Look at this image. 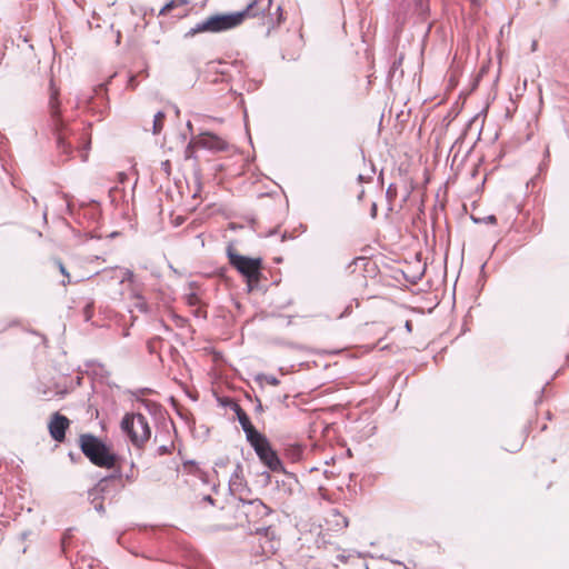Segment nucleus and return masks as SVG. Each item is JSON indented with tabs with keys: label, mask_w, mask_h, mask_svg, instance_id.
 Masks as SVG:
<instances>
[{
	"label": "nucleus",
	"mask_w": 569,
	"mask_h": 569,
	"mask_svg": "<svg viewBox=\"0 0 569 569\" xmlns=\"http://www.w3.org/2000/svg\"><path fill=\"white\" fill-rule=\"evenodd\" d=\"M218 402L221 407L229 408L236 412L237 419L246 435V439L254 450L261 463L270 471H284L283 462L277 451L272 448L271 442L266 435L254 428L249 416L241 406L229 397L218 398Z\"/></svg>",
	"instance_id": "f257e3e1"
},
{
	"label": "nucleus",
	"mask_w": 569,
	"mask_h": 569,
	"mask_svg": "<svg viewBox=\"0 0 569 569\" xmlns=\"http://www.w3.org/2000/svg\"><path fill=\"white\" fill-rule=\"evenodd\" d=\"M226 253L230 266L244 278L248 292L259 289V283L262 278V258L240 254L232 243L227 246Z\"/></svg>",
	"instance_id": "f03ea898"
},
{
	"label": "nucleus",
	"mask_w": 569,
	"mask_h": 569,
	"mask_svg": "<svg viewBox=\"0 0 569 569\" xmlns=\"http://www.w3.org/2000/svg\"><path fill=\"white\" fill-rule=\"evenodd\" d=\"M81 452L89 461L100 468L111 469L119 460V456L101 438L92 433H83L79 438Z\"/></svg>",
	"instance_id": "7ed1b4c3"
},
{
	"label": "nucleus",
	"mask_w": 569,
	"mask_h": 569,
	"mask_svg": "<svg viewBox=\"0 0 569 569\" xmlns=\"http://www.w3.org/2000/svg\"><path fill=\"white\" fill-rule=\"evenodd\" d=\"M259 0H252L248 6L237 12L216 13L210 16L212 33H219L231 30L240 26L246 17H257L260 13H264L270 9L272 0H267V4L263 8L258 7Z\"/></svg>",
	"instance_id": "20e7f679"
},
{
	"label": "nucleus",
	"mask_w": 569,
	"mask_h": 569,
	"mask_svg": "<svg viewBox=\"0 0 569 569\" xmlns=\"http://www.w3.org/2000/svg\"><path fill=\"white\" fill-rule=\"evenodd\" d=\"M49 112L51 119V128L56 136L57 147L66 154H71L73 147L67 140V137L70 132L68 128V123L62 118L61 109H60V100L58 98V91L52 90L49 100Z\"/></svg>",
	"instance_id": "39448f33"
},
{
	"label": "nucleus",
	"mask_w": 569,
	"mask_h": 569,
	"mask_svg": "<svg viewBox=\"0 0 569 569\" xmlns=\"http://www.w3.org/2000/svg\"><path fill=\"white\" fill-rule=\"evenodd\" d=\"M116 74H112L106 83H100L93 90V94L86 97L80 103H84L86 108L93 114L102 117L109 109V98L107 86Z\"/></svg>",
	"instance_id": "423d86ee"
},
{
	"label": "nucleus",
	"mask_w": 569,
	"mask_h": 569,
	"mask_svg": "<svg viewBox=\"0 0 569 569\" xmlns=\"http://www.w3.org/2000/svg\"><path fill=\"white\" fill-rule=\"evenodd\" d=\"M70 419L56 411L51 415L49 423H48V430L50 437L57 441V442H63L66 439V432L70 427Z\"/></svg>",
	"instance_id": "0eeeda50"
},
{
	"label": "nucleus",
	"mask_w": 569,
	"mask_h": 569,
	"mask_svg": "<svg viewBox=\"0 0 569 569\" xmlns=\"http://www.w3.org/2000/svg\"><path fill=\"white\" fill-rule=\"evenodd\" d=\"M239 501L241 502L242 508L244 509L243 512L246 517L249 519V521H251L250 518L252 516L262 519L263 517L272 513V509L269 506L264 505L261 499L256 498L246 500L240 498Z\"/></svg>",
	"instance_id": "6e6552de"
},
{
	"label": "nucleus",
	"mask_w": 569,
	"mask_h": 569,
	"mask_svg": "<svg viewBox=\"0 0 569 569\" xmlns=\"http://www.w3.org/2000/svg\"><path fill=\"white\" fill-rule=\"evenodd\" d=\"M196 144L212 151H223L227 149L226 141H223L217 134L210 132L200 134V137L196 140Z\"/></svg>",
	"instance_id": "1a4fd4ad"
},
{
	"label": "nucleus",
	"mask_w": 569,
	"mask_h": 569,
	"mask_svg": "<svg viewBox=\"0 0 569 569\" xmlns=\"http://www.w3.org/2000/svg\"><path fill=\"white\" fill-rule=\"evenodd\" d=\"M137 417V427L140 428L141 433L137 431V433H132V445L136 447H142L144 442H147L151 437V428L149 426V422L147 418L138 412L136 413Z\"/></svg>",
	"instance_id": "9d476101"
},
{
	"label": "nucleus",
	"mask_w": 569,
	"mask_h": 569,
	"mask_svg": "<svg viewBox=\"0 0 569 569\" xmlns=\"http://www.w3.org/2000/svg\"><path fill=\"white\" fill-rule=\"evenodd\" d=\"M109 478H102L99 482L91 489L88 490V498L91 503L96 505L99 501L103 500V495L108 490Z\"/></svg>",
	"instance_id": "9b49d317"
},
{
	"label": "nucleus",
	"mask_w": 569,
	"mask_h": 569,
	"mask_svg": "<svg viewBox=\"0 0 569 569\" xmlns=\"http://www.w3.org/2000/svg\"><path fill=\"white\" fill-rule=\"evenodd\" d=\"M337 559L342 563H347L358 569H369L367 561L361 557L360 553H348L346 552L339 553Z\"/></svg>",
	"instance_id": "f8f14e48"
},
{
	"label": "nucleus",
	"mask_w": 569,
	"mask_h": 569,
	"mask_svg": "<svg viewBox=\"0 0 569 569\" xmlns=\"http://www.w3.org/2000/svg\"><path fill=\"white\" fill-rule=\"evenodd\" d=\"M286 477L282 480H277V487L284 495L291 496L295 489L299 486L298 479L292 475L283 471Z\"/></svg>",
	"instance_id": "ddd939ff"
},
{
	"label": "nucleus",
	"mask_w": 569,
	"mask_h": 569,
	"mask_svg": "<svg viewBox=\"0 0 569 569\" xmlns=\"http://www.w3.org/2000/svg\"><path fill=\"white\" fill-rule=\"evenodd\" d=\"M137 417L136 413H126L120 422V428L124 435H127L132 442V433H137L136 430Z\"/></svg>",
	"instance_id": "4468645a"
},
{
	"label": "nucleus",
	"mask_w": 569,
	"mask_h": 569,
	"mask_svg": "<svg viewBox=\"0 0 569 569\" xmlns=\"http://www.w3.org/2000/svg\"><path fill=\"white\" fill-rule=\"evenodd\" d=\"M271 526H262L256 528V533L266 537V545L262 546L263 552H271L274 549V542L270 538Z\"/></svg>",
	"instance_id": "2eb2a0df"
},
{
	"label": "nucleus",
	"mask_w": 569,
	"mask_h": 569,
	"mask_svg": "<svg viewBox=\"0 0 569 569\" xmlns=\"http://www.w3.org/2000/svg\"><path fill=\"white\" fill-rule=\"evenodd\" d=\"M202 32L212 33L211 22H210L209 17L206 20L197 23L193 28H191L188 32H186L184 38H191V37H194L196 34L202 33Z\"/></svg>",
	"instance_id": "dca6fc26"
},
{
	"label": "nucleus",
	"mask_w": 569,
	"mask_h": 569,
	"mask_svg": "<svg viewBox=\"0 0 569 569\" xmlns=\"http://www.w3.org/2000/svg\"><path fill=\"white\" fill-rule=\"evenodd\" d=\"M80 209H88L84 216L91 220H97L100 216L99 203L96 200H91L90 203L80 202Z\"/></svg>",
	"instance_id": "f3484780"
},
{
	"label": "nucleus",
	"mask_w": 569,
	"mask_h": 569,
	"mask_svg": "<svg viewBox=\"0 0 569 569\" xmlns=\"http://www.w3.org/2000/svg\"><path fill=\"white\" fill-rule=\"evenodd\" d=\"M413 6L415 12L419 17V19L421 21H425L430 12L429 0H413Z\"/></svg>",
	"instance_id": "a211bd4d"
},
{
	"label": "nucleus",
	"mask_w": 569,
	"mask_h": 569,
	"mask_svg": "<svg viewBox=\"0 0 569 569\" xmlns=\"http://www.w3.org/2000/svg\"><path fill=\"white\" fill-rule=\"evenodd\" d=\"M166 118V113L163 111H158L153 117L152 123V133L159 134L163 127V120Z\"/></svg>",
	"instance_id": "6ab92c4d"
},
{
	"label": "nucleus",
	"mask_w": 569,
	"mask_h": 569,
	"mask_svg": "<svg viewBox=\"0 0 569 569\" xmlns=\"http://www.w3.org/2000/svg\"><path fill=\"white\" fill-rule=\"evenodd\" d=\"M470 219L476 223V224H480V223H487V224H496L497 223V217L495 214H489V216H486L483 218H479V217H476V216H471Z\"/></svg>",
	"instance_id": "aec40b11"
},
{
	"label": "nucleus",
	"mask_w": 569,
	"mask_h": 569,
	"mask_svg": "<svg viewBox=\"0 0 569 569\" xmlns=\"http://www.w3.org/2000/svg\"><path fill=\"white\" fill-rule=\"evenodd\" d=\"M257 381H266L267 383L271 385V386H278L280 383V380L274 377V376H271V375H264V373H260L257 376L256 378Z\"/></svg>",
	"instance_id": "412c9836"
},
{
	"label": "nucleus",
	"mask_w": 569,
	"mask_h": 569,
	"mask_svg": "<svg viewBox=\"0 0 569 569\" xmlns=\"http://www.w3.org/2000/svg\"><path fill=\"white\" fill-rule=\"evenodd\" d=\"M72 531H73V529L69 528V529H67L62 533V537H61V548H62L63 551H66L67 547L70 543L71 538L73 537Z\"/></svg>",
	"instance_id": "4be33fe9"
},
{
	"label": "nucleus",
	"mask_w": 569,
	"mask_h": 569,
	"mask_svg": "<svg viewBox=\"0 0 569 569\" xmlns=\"http://www.w3.org/2000/svg\"><path fill=\"white\" fill-rule=\"evenodd\" d=\"M62 198L67 201V212H68V214L71 216L72 218H74L77 211H76L74 203L71 201V197L68 193H63Z\"/></svg>",
	"instance_id": "5701e85b"
},
{
	"label": "nucleus",
	"mask_w": 569,
	"mask_h": 569,
	"mask_svg": "<svg viewBox=\"0 0 569 569\" xmlns=\"http://www.w3.org/2000/svg\"><path fill=\"white\" fill-rule=\"evenodd\" d=\"M139 401L144 406V408L150 412V413H153L157 411V409L159 408V405L156 403V402H152L150 400H146V399H139Z\"/></svg>",
	"instance_id": "b1692460"
},
{
	"label": "nucleus",
	"mask_w": 569,
	"mask_h": 569,
	"mask_svg": "<svg viewBox=\"0 0 569 569\" xmlns=\"http://www.w3.org/2000/svg\"><path fill=\"white\" fill-rule=\"evenodd\" d=\"M386 197L387 199L391 202L396 199L397 197V187L395 183H390L387 188V191H386Z\"/></svg>",
	"instance_id": "393cba45"
},
{
	"label": "nucleus",
	"mask_w": 569,
	"mask_h": 569,
	"mask_svg": "<svg viewBox=\"0 0 569 569\" xmlns=\"http://www.w3.org/2000/svg\"><path fill=\"white\" fill-rule=\"evenodd\" d=\"M177 7V2L176 0H170L168 1L167 3H164V6L160 9L159 11V16H162V14H166L168 12H170L173 8Z\"/></svg>",
	"instance_id": "a878e982"
},
{
	"label": "nucleus",
	"mask_w": 569,
	"mask_h": 569,
	"mask_svg": "<svg viewBox=\"0 0 569 569\" xmlns=\"http://www.w3.org/2000/svg\"><path fill=\"white\" fill-rule=\"evenodd\" d=\"M56 263L59 267L61 274L64 276L66 278H68V282H70V274H69L68 270L66 269L64 264L62 263V261L57 259Z\"/></svg>",
	"instance_id": "bb28decb"
},
{
	"label": "nucleus",
	"mask_w": 569,
	"mask_h": 569,
	"mask_svg": "<svg viewBox=\"0 0 569 569\" xmlns=\"http://www.w3.org/2000/svg\"><path fill=\"white\" fill-rule=\"evenodd\" d=\"M151 392H152V390L150 388H140V389H137L136 391H131V395L139 400V398H138L139 395L144 396V395H149Z\"/></svg>",
	"instance_id": "cd10ccee"
},
{
	"label": "nucleus",
	"mask_w": 569,
	"mask_h": 569,
	"mask_svg": "<svg viewBox=\"0 0 569 569\" xmlns=\"http://www.w3.org/2000/svg\"><path fill=\"white\" fill-rule=\"evenodd\" d=\"M193 143H196V141H190L186 148V159H190V158H193Z\"/></svg>",
	"instance_id": "c85d7f7f"
},
{
	"label": "nucleus",
	"mask_w": 569,
	"mask_h": 569,
	"mask_svg": "<svg viewBox=\"0 0 569 569\" xmlns=\"http://www.w3.org/2000/svg\"><path fill=\"white\" fill-rule=\"evenodd\" d=\"M121 477H122L121 469L118 467V468L114 470V472H113V473H111L110 476H108L107 478H109V481H110V480H116V479L120 480V479H121Z\"/></svg>",
	"instance_id": "c756f323"
},
{
	"label": "nucleus",
	"mask_w": 569,
	"mask_h": 569,
	"mask_svg": "<svg viewBox=\"0 0 569 569\" xmlns=\"http://www.w3.org/2000/svg\"><path fill=\"white\" fill-rule=\"evenodd\" d=\"M138 86L137 76L131 74L128 79V87L134 89Z\"/></svg>",
	"instance_id": "7c9ffc66"
},
{
	"label": "nucleus",
	"mask_w": 569,
	"mask_h": 569,
	"mask_svg": "<svg viewBox=\"0 0 569 569\" xmlns=\"http://www.w3.org/2000/svg\"><path fill=\"white\" fill-rule=\"evenodd\" d=\"M161 168L162 170L167 173V176L170 174V171H171V163L169 160H166V161H162L161 162Z\"/></svg>",
	"instance_id": "2f4dec72"
},
{
	"label": "nucleus",
	"mask_w": 569,
	"mask_h": 569,
	"mask_svg": "<svg viewBox=\"0 0 569 569\" xmlns=\"http://www.w3.org/2000/svg\"><path fill=\"white\" fill-rule=\"evenodd\" d=\"M94 510L101 515H104L106 509L102 501H99L94 505Z\"/></svg>",
	"instance_id": "473e14b6"
},
{
	"label": "nucleus",
	"mask_w": 569,
	"mask_h": 569,
	"mask_svg": "<svg viewBox=\"0 0 569 569\" xmlns=\"http://www.w3.org/2000/svg\"><path fill=\"white\" fill-rule=\"evenodd\" d=\"M133 279V272L131 270H126L124 277L122 278L121 282L123 281H131Z\"/></svg>",
	"instance_id": "72a5a7b5"
},
{
	"label": "nucleus",
	"mask_w": 569,
	"mask_h": 569,
	"mask_svg": "<svg viewBox=\"0 0 569 569\" xmlns=\"http://www.w3.org/2000/svg\"><path fill=\"white\" fill-rule=\"evenodd\" d=\"M198 300H199V298L197 297V295L191 293L189 296V298H188V303L189 305H196V303H198Z\"/></svg>",
	"instance_id": "f704fd0d"
},
{
	"label": "nucleus",
	"mask_w": 569,
	"mask_h": 569,
	"mask_svg": "<svg viewBox=\"0 0 569 569\" xmlns=\"http://www.w3.org/2000/svg\"><path fill=\"white\" fill-rule=\"evenodd\" d=\"M549 166V160H542V162L539 164V171L542 172V171H546L547 168Z\"/></svg>",
	"instance_id": "c9c22d12"
},
{
	"label": "nucleus",
	"mask_w": 569,
	"mask_h": 569,
	"mask_svg": "<svg viewBox=\"0 0 569 569\" xmlns=\"http://www.w3.org/2000/svg\"><path fill=\"white\" fill-rule=\"evenodd\" d=\"M261 477H263L264 485H268L271 480V476L268 471L261 472Z\"/></svg>",
	"instance_id": "e433bc0d"
},
{
	"label": "nucleus",
	"mask_w": 569,
	"mask_h": 569,
	"mask_svg": "<svg viewBox=\"0 0 569 569\" xmlns=\"http://www.w3.org/2000/svg\"><path fill=\"white\" fill-rule=\"evenodd\" d=\"M377 211H378L377 203H376V202H373V203L371 204L370 216H371L372 218H376V217H377Z\"/></svg>",
	"instance_id": "4c0bfd02"
},
{
	"label": "nucleus",
	"mask_w": 569,
	"mask_h": 569,
	"mask_svg": "<svg viewBox=\"0 0 569 569\" xmlns=\"http://www.w3.org/2000/svg\"><path fill=\"white\" fill-rule=\"evenodd\" d=\"M158 451H159V455H161V456L167 455V453H169V448L167 446H160L158 448Z\"/></svg>",
	"instance_id": "58836bf2"
},
{
	"label": "nucleus",
	"mask_w": 569,
	"mask_h": 569,
	"mask_svg": "<svg viewBox=\"0 0 569 569\" xmlns=\"http://www.w3.org/2000/svg\"><path fill=\"white\" fill-rule=\"evenodd\" d=\"M42 220H43L44 224L48 223V206H44V209H43V212H42Z\"/></svg>",
	"instance_id": "ea45409f"
},
{
	"label": "nucleus",
	"mask_w": 569,
	"mask_h": 569,
	"mask_svg": "<svg viewBox=\"0 0 569 569\" xmlns=\"http://www.w3.org/2000/svg\"><path fill=\"white\" fill-rule=\"evenodd\" d=\"M68 456H69V458H70L73 462H76V461H77V459H81L80 455H77V456H76L72 451H70V452L68 453Z\"/></svg>",
	"instance_id": "a19ab883"
},
{
	"label": "nucleus",
	"mask_w": 569,
	"mask_h": 569,
	"mask_svg": "<svg viewBox=\"0 0 569 569\" xmlns=\"http://www.w3.org/2000/svg\"><path fill=\"white\" fill-rule=\"evenodd\" d=\"M183 467L187 468V467H196V461L194 460H187L183 462Z\"/></svg>",
	"instance_id": "79ce46f5"
},
{
	"label": "nucleus",
	"mask_w": 569,
	"mask_h": 569,
	"mask_svg": "<svg viewBox=\"0 0 569 569\" xmlns=\"http://www.w3.org/2000/svg\"><path fill=\"white\" fill-rule=\"evenodd\" d=\"M256 411L257 412H262L263 411L262 403H261V401L259 399H257Z\"/></svg>",
	"instance_id": "37998d69"
},
{
	"label": "nucleus",
	"mask_w": 569,
	"mask_h": 569,
	"mask_svg": "<svg viewBox=\"0 0 569 569\" xmlns=\"http://www.w3.org/2000/svg\"><path fill=\"white\" fill-rule=\"evenodd\" d=\"M203 500L207 501L210 505L214 503V499L210 495L204 496Z\"/></svg>",
	"instance_id": "c03bdc74"
},
{
	"label": "nucleus",
	"mask_w": 569,
	"mask_h": 569,
	"mask_svg": "<svg viewBox=\"0 0 569 569\" xmlns=\"http://www.w3.org/2000/svg\"><path fill=\"white\" fill-rule=\"evenodd\" d=\"M118 177H119V182H121V183H123L124 180L127 179V174L124 172H119Z\"/></svg>",
	"instance_id": "a18cd8bd"
},
{
	"label": "nucleus",
	"mask_w": 569,
	"mask_h": 569,
	"mask_svg": "<svg viewBox=\"0 0 569 569\" xmlns=\"http://www.w3.org/2000/svg\"><path fill=\"white\" fill-rule=\"evenodd\" d=\"M405 327H406V330L408 332L412 331V323H411V321L407 320L406 323H405Z\"/></svg>",
	"instance_id": "49530a36"
},
{
	"label": "nucleus",
	"mask_w": 569,
	"mask_h": 569,
	"mask_svg": "<svg viewBox=\"0 0 569 569\" xmlns=\"http://www.w3.org/2000/svg\"><path fill=\"white\" fill-rule=\"evenodd\" d=\"M549 157H550V151H549V147L547 146L545 149V152H543V159L549 160Z\"/></svg>",
	"instance_id": "de8ad7c7"
},
{
	"label": "nucleus",
	"mask_w": 569,
	"mask_h": 569,
	"mask_svg": "<svg viewBox=\"0 0 569 569\" xmlns=\"http://www.w3.org/2000/svg\"><path fill=\"white\" fill-rule=\"evenodd\" d=\"M240 471H241V465H240V463H238V465H237V468H236V470H234V472H233V475H232V477H237V478H238V476H239V472H240Z\"/></svg>",
	"instance_id": "09e8293b"
},
{
	"label": "nucleus",
	"mask_w": 569,
	"mask_h": 569,
	"mask_svg": "<svg viewBox=\"0 0 569 569\" xmlns=\"http://www.w3.org/2000/svg\"><path fill=\"white\" fill-rule=\"evenodd\" d=\"M216 64H222V62L221 61H217V62L216 61H211V62H209L208 66H209V68L213 69Z\"/></svg>",
	"instance_id": "8fccbe9b"
},
{
	"label": "nucleus",
	"mask_w": 569,
	"mask_h": 569,
	"mask_svg": "<svg viewBox=\"0 0 569 569\" xmlns=\"http://www.w3.org/2000/svg\"><path fill=\"white\" fill-rule=\"evenodd\" d=\"M277 11L279 12V23H280V22H281V20L283 19V17H282V8L279 6V7L277 8Z\"/></svg>",
	"instance_id": "3c124183"
},
{
	"label": "nucleus",
	"mask_w": 569,
	"mask_h": 569,
	"mask_svg": "<svg viewBox=\"0 0 569 569\" xmlns=\"http://www.w3.org/2000/svg\"><path fill=\"white\" fill-rule=\"evenodd\" d=\"M89 309H90V306H86V313H87V315H86V319H87V320H89V318H90V311H89Z\"/></svg>",
	"instance_id": "603ef678"
},
{
	"label": "nucleus",
	"mask_w": 569,
	"mask_h": 569,
	"mask_svg": "<svg viewBox=\"0 0 569 569\" xmlns=\"http://www.w3.org/2000/svg\"><path fill=\"white\" fill-rule=\"evenodd\" d=\"M120 39H121V32L118 31L117 32V38H116V43L119 44L120 43Z\"/></svg>",
	"instance_id": "864d4df0"
},
{
	"label": "nucleus",
	"mask_w": 569,
	"mask_h": 569,
	"mask_svg": "<svg viewBox=\"0 0 569 569\" xmlns=\"http://www.w3.org/2000/svg\"><path fill=\"white\" fill-rule=\"evenodd\" d=\"M537 46H538L537 41L533 40L532 43H531V50L532 51L537 50Z\"/></svg>",
	"instance_id": "5fc2aeb1"
},
{
	"label": "nucleus",
	"mask_w": 569,
	"mask_h": 569,
	"mask_svg": "<svg viewBox=\"0 0 569 569\" xmlns=\"http://www.w3.org/2000/svg\"><path fill=\"white\" fill-rule=\"evenodd\" d=\"M188 3H189V0H178L177 4L184 6V4H188Z\"/></svg>",
	"instance_id": "6e6d98bb"
},
{
	"label": "nucleus",
	"mask_w": 569,
	"mask_h": 569,
	"mask_svg": "<svg viewBox=\"0 0 569 569\" xmlns=\"http://www.w3.org/2000/svg\"><path fill=\"white\" fill-rule=\"evenodd\" d=\"M187 127H188L189 131L192 133V131H193V127H192L191 121H188V122H187Z\"/></svg>",
	"instance_id": "4d7b16f0"
},
{
	"label": "nucleus",
	"mask_w": 569,
	"mask_h": 569,
	"mask_svg": "<svg viewBox=\"0 0 569 569\" xmlns=\"http://www.w3.org/2000/svg\"><path fill=\"white\" fill-rule=\"evenodd\" d=\"M342 518V523H343V527H348V519L346 517H341Z\"/></svg>",
	"instance_id": "13d9d810"
},
{
	"label": "nucleus",
	"mask_w": 569,
	"mask_h": 569,
	"mask_svg": "<svg viewBox=\"0 0 569 569\" xmlns=\"http://www.w3.org/2000/svg\"><path fill=\"white\" fill-rule=\"evenodd\" d=\"M401 60L402 58L400 57L398 61H395L393 62V68H396L397 66H399L401 63Z\"/></svg>",
	"instance_id": "bf43d9fd"
},
{
	"label": "nucleus",
	"mask_w": 569,
	"mask_h": 569,
	"mask_svg": "<svg viewBox=\"0 0 569 569\" xmlns=\"http://www.w3.org/2000/svg\"><path fill=\"white\" fill-rule=\"evenodd\" d=\"M32 202H33L34 204H38V200H37V198H36V197H32Z\"/></svg>",
	"instance_id": "052dcab7"
},
{
	"label": "nucleus",
	"mask_w": 569,
	"mask_h": 569,
	"mask_svg": "<svg viewBox=\"0 0 569 569\" xmlns=\"http://www.w3.org/2000/svg\"><path fill=\"white\" fill-rule=\"evenodd\" d=\"M431 27H432V23H429L428 28H427V33L430 31Z\"/></svg>",
	"instance_id": "680f3d73"
},
{
	"label": "nucleus",
	"mask_w": 569,
	"mask_h": 569,
	"mask_svg": "<svg viewBox=\"0 0 569 569\" xmlns=\"http://www.w3.org/2000/svg\"><path fill=\"white\" fill-rule=\"evenodd\" d=\"M358 180H359V181H362V180H363V176H362V174H359Z\"/></svg>",
	"instance_id": "e2e57ef3"
},
{
	"label": "nucleus",
	"mask_w": 569,
	"mask_h": 569,
	"mask_svg": "<svg viewBox=\"0 0 569 569\" xmlns=\"http://www.w3.org/2000/svg\"><path fill=\"white\" fill-rule=\"evenodd\" d=\"M116 236H117V232H112V233H110V237H111V238H113V237H116Z\"/></svg>",
	"instance_id": "0e129e2a"
},
{
	"label": "nucleus",
	"mask_w": 569,
	"mask_h": 569,
	"mask_svg": "<svg viewBox=\"0 0 569 569\" xmlns=\"http://www.w3.org/2000/svg\"><path fill=\"white\" fill-rule=\"evenodd\" d=\"M276 261L279 263L282 261V258H277Z\"/></svg>",
	"instance_id": "69168bd1"
},
{
	"label": "nucleus",
	"mask_w": 569,
	"mask_h": 569,
	"mask_svg": "<svg viewBox=\"0 0 569 569\" xmlns=\"http://www.w3.org/2000/svg\"><path fill=\"white\" fill-rule=\"evenodd\" d=\"M286 238H287V236H286V233H284V234H282L281 240H282V241H284V240H286Z\"/></svg>",
	"instance_id": "338daca9"
},
{
	"label": "nucleus",
	"mask_w": 569,
	"mask_h": 569,
	"mask_svg": "<svg viewBox=\"0 0 569 569\" xmlns=\"http://www.w3.org/2000/svg\"><path fill=\"white\" fill-rule=\"evenodd\" d=\"M184 569H194V568L191 566H187Z\"/></svg>",
	"instance_id": "774afa93"
}]
</instances>
